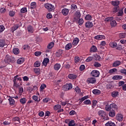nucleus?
Returning a JSON list of instances; mask_svg holds the SVG:
<instances>
[{
  "instance_id": "nucleus-1",
  "label": "nucleus",
  "mask_w": 126,
  "mask_h": 126,
  "mask_svg": "<svg viewBox=\"0 0 126 126\" xmlns=\"http://www.w3.org/2000/svg\"><path fill=\"white\" fill-rule=\"evenodd\" d=\"M44 7L46 8L48 11H55V6L51 3H46L44 4Z\"/></svg>"
},
{
  "instance_id": "nucleus-2",
  "label": "nucleus",
  "mask_w": 126,
  "mask_h": 126,
  "mask_svg": "<svg viewBox=\"0 0 126 126\" xmlns=\"http://www.w3.org/2000/svg\"><path fill=\"white\" fill-rule=\"evenodd\" d=\"M19 76L18 75H17L16 76L14 77V86L15 87L18 88L19 87V85L17 83V80H19V81H21L22 80V79H21V77H18Z\"/></svg>"
},
{
  "instance_id": "nucleus-3",
  "label": "nucleus",
  "mask_w": 126,
  "mask_h": 126,
  "mask_svg": "<svg viewBox=\"0 0 126 126\" xmlns=\"http://www.w3.org/2000/svg\"><path fill=\"white\" fill-rule=\"evenodd\" d=\"M4 62L5 63H13V58L9 55H6L5 57Z\"/></svg>"
},
{
  "instance_id": "nucleus-4",
  "label": "nucleus",
  "mask_w": 126,
  "mask_h": 126,
  "mask_svg": "<svg viewBox=\"0 0 126 126\" xmlns=\"http://www.w3.org/2000/svg\"><path fill=\"white\" fill-rule=\"evenodd\" d=\"M63 90L64 91H68V90H70L72 88V84L71 83L66 84L64 85L63 87Z\"/></svg>"
},
{
  "instance_id": "nucleus-5",
  "label": "nucleus",
  "mask_w": 126,
  "mask_h": 126,
  "mask_svg": "<svg viewBox=\"0 0 126 126\" xmlns=\"http://www.w3.org/2000/svg\"><path fill=\"white\" fill-rule=\"evenodd\" d=\"M91 74L92 76H93L94 77H99L100 72L97 70H94L91 72Z\"/></svg>"
},
{
  "instance_id": "nucleus-6",
  "label": "nucleus",
  "mask_w": 126,
  "mask_h": 126,
  "mask_svg": "<svg viewBox=\"0 0 126 126\" xmlns=\"http://www.w3.org/2000/svg\"><path fill=\"white\" fill-rule=\"evenodd\" d=\"M87 82L89 84H94V83H96V79L93 77L88 78L87 80Z\"/></svg>"
},
{
  "instance_id": "nucleus-7",
  "label": "nucleus",
  "mask_w": 126,
  "mask_h": 126,
  "mask_svg": "<svg viewBox=\"0 0 126 126\" xmlns=\"http://www.w3.org/2000/svg\"><path fill=\"white\" fill-rule=\"evenodd\" d=\"M116 120L119 121V122H122L123 120H124V116L123 114L121 113H118L116 115Z\"/></svg>"
},
{
  "instance_id": "nucleus-8",
  "label": "nucleus",
  "mask_w": 126,
  "mask_h": 126,
  "mask_svg": "<svg viewBox=\"0 0 126 126\" xmlns=\"http://www.w3.org/2000/svg\"><path fill=\"white\" fill-rule=\"evenodd\" d=\"M97 115H98L99 117L104 118V117H106V116H107V113H106L104 110H99L97 112Z\"/></svg>"
},
{
  "instance_id": "nucleus-9",
  "label": "nucleus",
  "mask_w": 126,
  "mask_h": 126,
  "mask_svg": "<svg viewBox=\"0 0 126 126\" xmlns=\"http://www.w3.org/2000/svg\"><path fill=\"white\" fill-rule=\"evenodd\" d=\"M121 63H122V62H121V61H115L113 63L112 66L113 67H117V66H120Z\"/></svg>"
},
{
  "instance_id": "nucleus-10",
  "label": "nucleus",
  "mask_w": 126,
  "mask_h": 126,
  "mask_svg": "<svg viewBox=\"0 0 126 126\" xmlns=\"http://www.w3.org/2000/svg\"><path fill=\"white\" fill-rule=\"evenodd\" d=\"M106 37L103 35H98L94 36V39L95 40H103V39H105Z\"/></svg>"
},
{
  "instance_id": "nucleus-11",
  "label": "nucleus",
  "mask_w": 126,
  "mask_h": 126,
  "mask_svg": "<svg viewBox=\"0 0 126 126\" xmlns=\"http://www.w3.org/2000/svg\"><path fill=\"white\" fill-rule=\"evenodd\" d=\"M86 28H92L93 27V23L92 22H87L85 23Z\"/></svg>"
},
{
  "instance_id": "nucleus-12",
  "label": "nucleus",
  "mask_w": 126,
  "mask_h": 126,
  "mask_svg": "<svg viewBox=\"0 0 126 126\" xmlns=\"http://www.w3.org/2000/svg\"><path fill=\"white\" fill-rule=\"evenodd\" d=\"M123 79V76L119 75L114 76L112 77V79L113 80H120V79Z\"/></svg>"
},
{
  "instance_id": "nucleus-13",
  "label": "nucleus",
  "mask_w": 126,
  "mask_h": 126,
  "mask_svg": "<svg viewBox=\"0 0 126 126\" xmlns=\"http://www.w3.org/2000/svg\"><path fill=\"white\" fill-rule=\"evenodd\" d=\"M62 12L63 15H64V16H66V15L68 14V12H69V11L68 10V9L63 8L62 10Z\"/></svg>"
},
{
  "instance_id": "nucleus-14",
  "label": "nucleus",
  "mask_w": 126,
  "mask_h": 126,
  "mask_svg": "<svg viewBox=\"0 0 126 126\" xmlns=\"http://www.w3.org/2000/svg\"><path fill=\"white\" fill-rule=\"evenodd\" d=\"M78 43H79V39L77 37L74 38L72 42V45L73 46H76Z\"/></svg>"
},
{
  "instance_id": "nucleus-15",
  "label": "nucleus",
  "mask_w": 126,
  "mask_h": 126,
  "mask_svg": "<svg viewBox=\"0 0 126 126\" xmlns=\"http://www.w3.org/2000/svg\"><path fill=\"white\" fill-rule=\"evenodd\" d=\"M50 62L49 58H45L42 62V63L44 66H47L48 65V63Z\"/></svg>"
},
{
  "instance_id": "nucleus-16",
  "label": "nucleus",
  "mask_w": 126,
  "mask_h": 126,
  "mask_svg": "<svg viewBox=\"0 0 126 126\" xmlns=\"http://www.w3.org/2000/svg\"><path fill=\"white\" fill-rule=\"evenodd\" d=\"M6 45L5 40L4 39L0 40V48H3Z\"/></svg>"
},
{
  "instance_id": "nucleus-17",
  "label": "nucleus",
  "mask_w": 126,
  "mask_h": 126,
  "mask_svg": "<svg viewBox=\"0 0 126 126\" xmlns=\"http://www.w3.org/2000/svg\"><path fill=\"white\" fill-rule=\"evenodd\" d=\"M105 126H116V124L111 121H109L105 124Z\"/></svg>"
},
{
  "instance_id": "nucleus-18",
  "label": "nucleus",
  "mask_w": 126,
  "mask_h": 126,
  "mask_svg": "<svg viewBox=\"0 0 126 126\" xmlns=\"http://www.w3.org/2000/svg\"><path fill=\"white\" fill-rule=\"evenodd\" d=\"M54 46H55V43H54V42H51L47 45V49L49 50H52Z\"/></svg>"
},
{
  "instance_id": "nucleus-19",
  "label": "nucleus",
  "mask_w": 126,
  "mask_h": 126,
  "mask_svg": "<svg viewBox=\"0 0 126 126\" xmlns=\"http://www.w3.org/2000/svg\"><path fill=\"white\" fill-rule=\"evenodd\" d=\"M109 117H111V118H114V117L116 116V112L115 110H111L109 113Z\"/></svg>"
},
{
  "instance_id": "nucleus-20",
  "label": "nucleus",
  "mask_w": 126,
  "mask_h": 126,
  "mask_svg": "<svg viewBox=\"0 0 126 126\" xmlns=\"http://www.w3.org/2000/svg\"><path fill=\"white\" fill-rule=\"evenodd\" d=\"M93 93L94 95H99V94H101V91L98 89H94L93 90Z\"/></svg>"
},
{
  "instance_id": "nucleus-21",
  "label": "nucleus",
  "mask_w": 126,
  "mask_h": 126,
  "mask_svg": "<svg viewBox=\"0 0 126 126\" xmlns=\"http://www.w3.org/2000/svg\"><path fill=\"white\" fill-rule=\"evenodd\" d=\"M29 33H33L34 32V28L32 26H29L27 28Z\"/></svg>"
},
{
  "instance_id": "nucleus-22",
  "label": "nucleus",
  "mask_w": 126,
  "mask_h": 126,
  "mask_svg": "<svg viewBox=\"0 0 126 126\" xmlns=\"http://www.w3.org/2000/svg\"><path fill=\"white\" fill-rule=\"evenodd\" d=\"M8 100L11 106H14V105L15 104V100H14V99L12 98V97H10L8 99Z\"/></svg>"
},
{
  "instance_id": "nucleus-23",
  "label": "nucleus",
  "mask_w": 126,
  "mask_h": 126,
  "mask_svg": "<svg viewBox=\"0 0 126 126\" xmlns=\"http://www.w3.org/2000/svg\"><path fill=\"white\" fill-rule=\"evenodd\" d=\"M85 19L87 21H91V20H92V16H91L90 14H87L86 15Z\"/></svg>"
},
{
  "instance_id": "nucleus-24",
  "label": "nucleus",
  "mask_w": 126,
  "mask_h": 126,
  "mask_svg": "<svg viewBox=\"0 0 126 126\" xmlns=\"http://www.w3.org/2000/svg\"><path fill=\"white\" fill-rule=\"evenodd\" d=\"M71 48H72V44L70 43L67 44L65 46V49L67 50H70Z\"/></svg>"
},
{
  "instance_id": "nucleus-25",
  "label": "nucleus",
  "mask_w": 126,
  "mask_h": 126,
  "mask_svg": "<svg viewBox=\"0 0 126 126\" xmlns=\"http://www.w3.org/2000/svg\"><path fill=\"white\" fill-rule=\"evenodd\" d=\"M61 65H60V63H56L54 65V68L55 70H59L60 68H61Z\"/></svg>"
},
{
  "instance_id": "nucleus-26",
  "label": "nucleus",
  "mask_w": 126,
  "mask_h": 126,
  "mask_svg": "<svg viewBox=\"0 0 126 126\" xmlns=\"http://www.w3.org/2000/svg\"><path fill=\"white\" fill-rule=\"evenodd\" d=\"M111 4L113 5L114 6H118L120 4V1H111Z\"/></svg>"
},
{
  "instance_id": "nucleus-27",
  "label": "nucleus",
  "mask_w": 126,
  "mask_h": 126,
  "mask_svg": "<svg viewBox=\"0 0 126 126\" xmlns=\"http://www.w3.org/2000/svg\"><path fill=\"white\" fill-rule=\"evenodd\" d=\"M90 52L91 53H95V52H97V47L93 45L90 49Z\"/></svg>"
},
{
  "instance_id": "nucleus-28",
  "label": "nucleus",
  "mask_w": 126,
  "mask_h": 126,
  "mask_svg": "<svg viewBox=\"0 0 126 126\" xmlns=\"http://www.w3.org/2000/svg\"><path fill=\"white\" fill-rule=\"evenodd\" d=\"M68 77L69 78V79H75L76 77H77V76L76 75L72 74H70L69 75H68Z\"/></svg>"
},
{
  "instance_id": "nucleus-29",
  "label": "nucleus",
  "mask_w": 126,
  "mask_h": 126,
  "mask_svg": "<svg viewBox=\"0 0 126 126\" xmlns=\"http://www.w3.org/2000/svg\"><path fill=\"white\" fill-rule=\"evenodd\" d=\"M61 108H62V105L60 104H56L53 107V109L55 111H58V110H60Z\"/></svg>"
},
{
  "instance_id": "nucleus-30",
  "label": "nucleus",
  "mask_w": 126,
  "mask_h": 126,
  "mask_svg": "<svg viewBox=\"0 0 126 126\" xmlns=\"http://www.w3.org/2000/svg\"><path fill=\"white\" fill-rule=\"evenodd\" d=\"M19 27V26H18V25H15L11 28L12 32H13V33L14 31H15V30H17V29H18Z\"/></svg>"
},
{
  "instance_id": "nucleus-31",
  "label": "nucleus",
  "mask_w": 126,
  "mask_h": 126,
  "mask_svg": "<svg viewBox=\"0 0 126 126\" xmlns=\"http://www.w3.org/2000/svg\"><path fill=\"white\" fill-rule=\"evenodd\" d=\"M20 101L21 104L25 105V104H26V102H27V99H26V98L23 97L20 99Z\"/></svg>"
},
{
  "instance_id": "nucleus-32",
  "label": "nucleus",
  "mask_w": 126,
  "mask_h": 126,
  "mask_svg": "<svg viewBox=\"0 0 126 126\" xmlns=\"http://www.w3.org/2000/svg\"><path fill=\"white\" fill-rule=\"evenodd\" d=\"M119 37L121 39H123V38H125V37H126V32H121L119 33Z\"/></svg>"
},
{
  "instance_id": "nucleus-33",
  "label": "nucleus",
  "mask_w": 126,
  "mask_h": 126,
  "mask_svg": "<svg viewBox=\"0 0 126 126\" xmlns=\"http://www.w3.org/2000/svg\"><path fill=\"white\" fill-rule=\"evenodd\" d=\"M109 46L111 48H116V47H117V42H111L109 43Z\"/></svg>"
},
{
  "instance_id": "nucleus-34",
  "label": "nucleus",
  "mask_w": 126,
  "mask_h": 126,
  "mask_svg": "<svg viewBox=\"0 0 126 126\" xmlns=\"http://www.w3.org/2000/svg\"><path fill=\"white\" fill-rule=\"evenodd\" d=\"M36 6H37L36 2H32L31 3L30 8L31 9H33V8H35Z\"/></svg>"
},
{
  "instance_id": "nucleus-35",
  "label": "nucleus",
  "mask_w": 126,
  "mask_h": 126,
  "mask_svg": "<svg viewBox=\"0 0 126 126\" xmlns=\"http://www.w3.org/2000/svg\"><path fill=\"white\" fill-rule=\"evenodd\" d=\"M17 63L19 64H21V63H24V58H19L17 61Z\"/></svg>"
},
{
  "instance_id": "nucleus-36",
  "label": "nucleus",
  "mask_w": 126,
  "mask_h": 126,
  "mask_svg": "<svg viewBox=\"0 0 126 126\" xmlns=\"http://www.w3.org/2000/svg\"><path fill=\"white\" fill-rule=\"evenodd\" d=\"M13 53L14 55H18L19 54V49L17 48H14L13 49Z\"/></svg>"
},
{
  "instance_id": "nucleus-37",
  "label": "nucleus",
  "mask_w": 126,
  "mask_h": 126,
  "mask_svg": "<svg viewBox=\"0 0 126 126\" xmlns=\"http://www.w3.org/2000/svg\"><path fill=\"white\" fill-rule=\"evenodd\" d=\"M117 71H118V70L117 69V68H113L109 70V73H110V74H113V73L117 72Z\"/></svg>"
},
{
  "instance_id": "nucleus-38",
  "label": "nucleus",
  "mask_w": 126,
  "mask_h": 126,
  "mask_svg": "<svg viewBox=\"0 0 126 126\" xmlns=\"http://www.w3.org/2000/svg\"><path fill=\"white\" fill-rule=\"evenodd\" d=\"M68 126H75V122H74V120H71L69 122L68 124Z\"/></svg>"
},
{
  "instance_id": "nucleus-39",
  "label": "nucleus",
  "mask_w": 126,
  "mask_h": 126,
  "mask_svg": "<svg viewBox=\"0 0 126 126\" xmlns=\"http://www.w3.org/2000/svg\"><path fill=\"white\" fill-rule=\"evenodd\" d=\"M63 55V50H59L58 51V52L56 53V56L57 57H61Z\"/></svg>"
},
{
  "instance_id": "nucleus-40",
  "label": "nucleus",
  "mask_w": 126,
  "mask_h": 126,
  "mask_svg": "<svg viewBox=\"0 0 126 126\" xmlns=\"http://www.w3.org/2000/svg\"><path fill=\"white\" fill-rule=\"evenodd\" d=\"M75 91L77 94H80L81 93V91L80 90V88L78 87H76L75 88Z\"/></svg>"
},
{
  "instance_id": "nucleus-41",
  "label": "nucleus",
  "mask_w": 126,
  "mask_h": 126,
  "mask_svg": "<svg viewBox=\"0 0 126 126\" xmlns=\"http://www.w3.org/2000/svg\"><path fill=\"white\" fill-rule=\"evenodd\" d=\"M75 16L77 17V18L79 19L80 18L81 16V14H80V11H77L75 13Z\"/></svg>"
},
{
  "instance_id": "nucleus-42",
  "label": "nucleus",
  "mask_w": 126,
  "mask_h": 126,
  "mask_svg": "<svg viewBox=\"0 0 126 126\" xmlns=\"http://www.w3.org/2000/svg\"><path fill=\"white\" fill-rule=\"evenodd\" d=\"M110 109L112 110H115L117 109V105H116V104L115 103H112L110 105Z\"/></svg>"
},
{
  "instance_id": "nucleus-43",
  "label": "nucleus",
  "mask_w": 126,
  "mask_h": 126,
  "mask_svg": "<svg viewBox=\"0 0 126 126\" xmlns=\"http://www.w3.org/2000/svg\"><path fill=\"white\" fill-rule=\"evenodd\" d=\"M111 26L112 27H115L117 25V22L115 20H113L110 22Z\"/></svg>"
},
{
  "instance_id": "nucleus-44",
  "label": "nucleus",
  "mask_w": 126,
  "mask_h": 126,
  "mask_svg": "<svg viewBox=\"0 0 126 126\" xmlns=\"http://www.w3.org/2000/svg\"><path fill=\"white\" fill-rule=\"evenodd\" d=\"M9 15L11 17H13L15 15V12L14 11L11 10L9 12Z\"/></svg>"
},
{
  "instance_id": "nucleus-45",
  "label": "nucleus",
  "mask_w": 126,
  "mask_h": 126,
  "mask_svg": "<svg viewBox=\"0 0 126 126\" xmlns=\"http://www.w3.org/2000/svg\"><path fill=\"white\" fill-rule=\"evenodd\" d=\"M34 71L35 73H36V74H38V75H39V74H40V71H41V70H40V68H35L34 69Z\"/></svg>"
},
{
  "instance_id": "nucleus-46",
  "label": "nucleus",
  "mask_w": 126,
  "mask_h": 126,
  "mask_svg": "<svg viewBox=\"0 0 126 126\" xmlns=\"http://www.w3.org/2000/svg\"><path fill=\"white\" fill-rule=\"evenodd\" d=\"M111 95L112 97H113L114 98H116V97H117V96L119 95V93H118L117 92H113L112 93Z\"/></svg>"
},
{
  "instance_id": "nucleus-47",
  "label": "nucleus",
  "mask_w": 126,
  "mask_h": 126,
  "mask_svg": "<svg viewBox=\"0 0 126 126\" xmlns=\"http://www.w3.org/2000/svg\"><path fill=\"white\" fill-rule=\"evenodd\" d=\"M40 65H41V63L39 61H36L34 64V66H35V67H39Z\"/></svg>"
},
{
  "instance_id": "nucleus-48",
  "label": "nucleus",
  "mask_w": 126,
  "mask_h": 126,
  "mask_svg": "<svg viewBox=\"0 0 126 126\" xmlns=\"http://www.w3.org/2000/svg\"><path fill=\"white\" fill-rule=\"evenodd\" d=\"M85 105H91V101L90 99H87L84 101Z\"/></svg>"
},
{
  "instance_id": "nucleus-49",
  "label": "nucleus",
  "mask_w": 126,
  "mask_h": 126,
  "mask_svg": "<svg viewBox=\"0 0 126 126\" xmlns=\"http://www.w3.org/2000/svg\"><path fill=\"white\" fill-rule=\"evenodd\" d=\"M12 121L13 122L17 121V122H19V123H20V118H19V117H15L13 118Z\"/></svg>"
},
{
  "instance_id": "nucleus-50",
  "label": "nucleus",
  "mask_w": 126,
  "mask_h": 126,
  "mask_svg": "<svg viewBox=\"0 0 126 126\" xmlns=\"http://www.w3.org/2000/svg\"><path fill=\"white\" fill-rule=\"evenodd\" d=\"M21 13H25V12H27V8L23 7L21 9Z\"/></svg>"
},
{
  "instance_id": "nucleus-51",
  "label": "nucleus",
  "mask_w": 126,
  "mask_h": 126,
  "mask_svg": "<svg viewBox=\"0 0 126 126\" xmlns=\"http://www.w3.org/2000/svg\"><path fill=\"white\" fill-rule=\"evenodd\" d=\"M105 109L106 110V111H107V112H109V111H111V106L109 105H106Z\"/></svg>"
},
{
  "instance_id": "nucleus-52",
  "label": "nucleus",
  "mask_w": 126,
  "mask_h": 126,
  "mask_svg": "<svg viewBox=\"0 0 126 126\" xmlns=\"http://www.w3.org/2000/svg\"><path fill=\"white\" fill-rule=\"evenodd\" d=\"M74 62L76 63H78L80 62V59H79V57H75Z\"/></svg>"
},
{
  "instance_id": "nucleus-53",
  "label": "nucleus",
  "mask_w": 126,
  "mask_h": 126,
  "mask_svg": "<svg viewBox=\"0 0 126 126\" xmlns=\"http://www.w3.org/2000/svg\"><path fill=\"white\" fill-rule=\"evenodd\" d=\"M69 116H74V115H76V112L74 110H72L69 113Z\"/></svg>"
},
{
  "instance_id": "nucleus-54",
  "label": "nucleus",
  "mask_w": 126,
  "mask_h": 126,
  "mask_svg": "<svg viewBox=\"0 0 126 126\" xmlns=\"http://www.w3.org/2000/svg\"><path fill=\"white\" fill-rule=\"evenodd\" d=\"M124 85H125V81H121L118 83L119 87H121V86H124Z\"/></svg>"
},
{
  "instance_id": "nucleus-55",
  "label": "nucleus",
  "mask_w": 126,
  "mask_h": 126,
  "mask_svg": "<svg viewBox=\"0 0 126 126\" xmlns=\"http://www.w3.org/2000/svg\"><path fill=\"white\" fill-rule=\"evenodd\" d=\"M46 17L48 18V19H51V18H52L53 15H52V13H48L46 15Z\"/></svg>"
},
{
  "instance_id": "nucleus-56",
  "label": "nucleus",
  "mask_w": 126,
  "mask_h": 126,
  "mask_svg": "<svg viewBox=\"0 0 126 126\" xmlns=\"http://www.w3.org/2000/svg\"><path fill=\"white\" fill-rule=\"evenodd\" d=\"M6 11V9L4 7L0 8V13H4Z\"/></svg>"
},
{
  "instance_id": "nucleus-57",
  "label": "nucleus",
  "mask_w": 126,
  "mask_h": 126,
  "mask_svg": "<svg viewBox=\"0 0 126 126\" xmlns=\"http://www.w3.org/2000/svg\"><path fill=\"white\" fill-rule=\"evenodd\" d=\"M92 60H93V57H89L86 59V62H87V63H89V62H91Z\"/></svg>"
},
{
  "instance_id": "nucleus-58",
  "label": "nucleus",
  "mask_w": 126,
  "mask_h": 126,
  "mask_svg": "<svg viewBox=\"0 0 126 126\" xmlns=\"http://www.w3.org/2000/svg\"><path fill=\"white\" fill-rule=\"evenodd\" d=\"M94 66H95V67H100V66H101V64L98 62H95L94 63Z\"/></svg>"
},
{
  "instance_id": "nucleus-59",
  "label": "nucleus",
  "mask_w": 126,
  "mask_h": 126,
  "mask_svg": "<svg viewBox=\"0 0 126 126\" xmlns=\"http://www.w3.org/2000/svg\"><path fill=\"white\" fill-rule=\"evenodd\" d=\"M120 72L121 73H122L123 74H125V75H126V69L125 68L121 69Z\"/></svg>"
},
{
  "instance_id": "nucleus-60",
  "label": "nucleus",
  "mask_w": 126,
  "mask_h": 126,
  "mask_svg": "<svg viewBox=\"0 0 126 126\" xmlns=\"http://www.w3.org/2000/svg\"><path fill=\"white\" fill-rule=\"evenodd\" d=\"M79 25H82V24H83V23H84V20H83V19H80L79 20Z\"/></svg>"
},
{
  "instance_id": "nucleus-61",
  "label": "nucleus",
  "mask_w": 126,
  "mask_h": 126,
  "mask_svg": "<svg viewBox=\"0 0 126 126\" xmlns=\"http://www.w3.org/2000/svg\"><path fill=\"white\" fill-rule=\"evenodd\" d=\"M5 29V28H4V26H0V33H1V32H3Z\"/></svg>"
},
{
  "instance_id": "nucleus-62",
  "label": "nucleus",
  "mask_w": 126,
  "mask_h": 126,
  "mask_svg": "<svg viewBox=\"0 0 126 126\" xmlns=\"http://www.w3.org/2000/svg\"><path fill=\"white\" fill-rule=\"evenodd\" d=\"M97 104V100H93V104L92 105V107L93 108H94L95 107H96V104Z\"/></svg>"
},
{
  "instance_id": "nucleus-63",
  "label": "nucleus",
  "mask_w": 126,
  "mask_h": 126,
  "mask_svg": "<svg viewBox=\"0 0 126 126\" xmlns=\"http://www.w3.org/2000/svg\"><path fill=\"white\" fill-rule=\"evenodd\" d=\"M11 122L10 121H5L3 123V124L4 125V126H9V125H10Z\"/></svg>"
},
{
  "instance_id": "nucleus-64",
  "label": "nucleus",
  "mask_w": 126,
  "mask_h": 126,
  "mask_svg": "<svg viewBox=\"0 0 126 126\" xmlns=\"http://www.w3.org/2000/svg\"><path fill=\"white\" fill-rule=\"evenodd\" d=\"M46 87H47V86L46 85V84H42L40 86V89L41 90H44V89H45Z\"/></svg>"
}]
</instances>
